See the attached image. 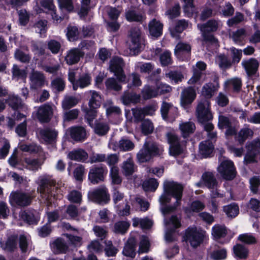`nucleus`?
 Instances as JSON below:
<instances>
[{"label":"nucleus","instance_id":"f257e3e1","mask_svg":"<svg viewBox=\"0 0 260 260\" xmlns=\"http://www.w3.org/2000/svg\"><path fill=\"white\" fill-rule=\"evenodd\" d=\"M131 53L138 54L141 47V31L138 27L130 28L127 33V41Z\"/></svg>","mask_w":260,"mask_h":260},{"label":"nucleus","instance_id":"f03ea898","mask_svg":"<svg viewBox=\"0 0 260 260\" xmlns=\"http://www.w3.org/2000/svg\"><path fill=\"white\" fill-rule=\"evenodd\" d=\"M196 115L201 123H205L212 119L210 102L208 100L203 99L199 102L196 108Z\"/></svg>","mask_w":260,"mask_h":260},{"label":"nucleus","instance_id":"7ed1b4c3","mask_svg":"<svg viewBox=\"0 0 260 260\" xmlns=\"http://www.w3.org/2000/svg\"><path fill=\"white\" fill-rule=\"evenodd\" d=\"M88 197L90 201L100 205L107 204L110 201L108 190L105 186L99 187L89 191Z\"/></svg>","mask_w":260,"mask_h":260},{"label":"nucleus","instance_id":"20e7f679","mask_svg":"<svg viewBox=\"0 0 260 260\" xmlns=\"http://www.w3.org/2000/svg\"><path fill=\"white\" fill-rule=\"evenodd\" d=\"M246 148L247 151L244 158V164L247 165L256 162V156L260 153V139L248 142Z\"/></svg>","mask_w":260,"mask_h":260},{"label":"nucleus","instance_id":"39448f33","mask_svg":"<svg viewBox=\"0 0 260 260\" xmlns=\"http://www.w3.org/2000/svg\"><path fill=\"white\" fill-rule=\"evenodd\" d=\"M32 197L29 193L18 191H12L9 197L11 205L19 207L29 206L32 202Z\"/></svg>","mask_w":260,"mask_h":260},{"label":"nucleus","instance_id":"423d86ee","mask_svg":"<svg viewBox=\"0 0 260 260\" xmlns=\"http://www.w3.org/2000/svg\"><path fill=\"white\" fill-rule=\"evenodd\" d=\"M124 66V63L121 58L115 57L110 61L109 70L120 82H126V77L123 69Z\"/></svg>","mask_w":260,"mask_h":260},{"label":"nucleus","instance_id":"0eeeda50","mask_svg":"<svg viewBox=\"0 0 260 260\" xmlns=\"http://www.w3.org/2000/svg\"><path fill=\"white\" fill-rule=\"evenodd\" d=\"M217 171L223 179H234L237 175L234 163L230 160L222 161L218 167Z\"/></svg>","mask_w":260,"mask_h":260},{"label":"nucleus","instance_id":"6e6552de","mask_svg":"<svg viewBox=\"0 0 260 260\" xmlns=\"http://www.w3.org/2000/svg\"><path fill=\"white\" fill-rule=\"evenodd\" d=\"M183 238L185 241L189 242L191 246L196 248L203 242L204 235L196 229L188 228L186 230Z\"/></svg>","mask_w":260,"mask_h":260},{"label":"nucleus","instance_id":"1a4fd4ad","mask_svg":"<svg viewBox=\"0 0 260 260\" xmlns=\"http://www.w3.org/2000/svg\"><path fill=\"white\" fill-rule=\"evenodd\" d=\"M166 138L170 144L169 151L171 155L176 156L180 155L183 151V147L180 144L178 136L174 133L169 132L166 134Z\"/></svg>","mask_w":260,"mask_h":260},{"label":"nucleus","instance_id":"9d476101","mask_svg":"<svg viewBox=\"0 0 260 260\" xmlns=\"http://www.w3.org/2000/svg\"><path fill=\"white\" fill-rule=\"evenodd\" d=\"M53 115V107L49 104H43L38 108L37 117L41 122H48L51 120Z\"/></svg>","mask_w":260,"mask_h":260},{"label":"nucleus","instance_id":"9b49d317","mask_svg":"<svg viewBox=\"0 0 260 260\" xmlns=\"http://www.w3.org/2000/svg\"><path fill=\"white\" fill-rule=\"evenodd\" d=\"M85 55L84 51L78 48H73L67 52L64 60L67 64L71 66L78 63Z\"/></svg>","mask_w":260,"mask_h":260},{"label":"nucleus","instance_id":"f8f14e48","mask_svg":"<svg viewBox=\"0 0 260 260\" xmlns=\"http://www.w3.org/2000/svg\"><path fill=\"white\" fill-rule=\"evenodd\" d=\"M196 97L195 89L192 87H187L183 89L180 95V103L184 108H187Z\"/></svg>","mask_w":260,"mask_h":260},{"label":"nucleus","instance_id":"ddd939ff","mask_svg":"<svg viewBox=\"0 0 260 260\" xmlns=\"http://www.w3.org/2000/svg\"><path fill=\"white\" fill-rule=\"evenodd\" d=\"M57 135L58 132L55 129L50 127L39 128L37 131L38 137L48 143L54 141Z\"/></svg>","mask_w":260,"mask_h":260},{"label":"nucleus","instance_id":"4468645a","mask_svg":"<svg viewBox=\"0 0 260 260\" xmlns=\"http://www.w3.org/2000/svg\"><path fill=\"white\" fill-rule=\"evenodd\" d=\"M30 87L31 89H37L42 87L45 83V78L44 75L38 71H33L30 77Z\"/></svg>","mask_w":260,"mask_h":260},{"label":"nucleus","instance_id":"2eb2a0df","mask_svg":"<svg viewBox=\"0 0 260 260\" xmlns=\"http://www.w3.org/2000/svg\"><path fill=\"white\" fill-rule=\"evenodd\" d=\"M136 239L134 237L129 238L123 247L122 250L123 254L126 257L134 258L136 255Z\"/></svg>","mask_w":260,"mask_h":260},{"label":"nucleus","instance_id":"dca6fc26","mask_svg":"<svg viewBox=\"0 0 260 260\" xmlns=\"http://www.w3.org/2000/svg\"><path fill=\"white\" fill-rule=\"evenodd\" d=\"M242 66L244 68L248 76H251L256 74L258 67V61L253 58L247 60H243L242 62Z\"/></svg>","mask_w":260,"mask_h":260},{"label":"nucleus","instance_id":"f3484780","mask_svg":"<svg viewBox=\"0 0 260 260\" xmlns=\"http://www.w3.org/2000/svg\"><path fill=\"white\" fill-rule=\"evenodd\" d=\"M36 211L35 210H26L20 213V217L29 225H37L40 219L36 216Z\"/></svg>","mask_w":260,"mask_h":260},{"label":"nucleus","instance_id":"a211bd4d","mask_svg":"<svg viewBox=\"0 0 260 260\" xmlns=\"http://www.w3.org/2000/svg\"><path fill=\"white\" fill-rule=\"evenodd\" d=\"M71 137L76 141L82 142L87 138L86 129L83 126H73L70 128Z\"/></svg>","mask_w":260,"mask_h":260},{"label":"nucleus","instance_id":"6ab92c4d","mask_svg":"<svg viewBox=\"0 0 260 260\" xmlns=\"http://www.w3.org/2000/svg\"><path fill=\"white\" fill-rule=\"evenodd\" d=\"M67 156L72 160L85 162L88 159V154L84 149L78 148L69 152Z\"/></svg>","mask_w":260,"mask_h":260},{"label":"nucleus","instance_id":"aec40b11","mask_svg":"<svg viewBox=\"0 0 260 260\" xmlns=\"http://www.w3.org/2000/svg\"><path fill=\"white\" fill-rule=\"evenodd\" d=\"M179 183L174 181H165L164 183V193L162 194L160 198V203L162 206L166 205L168 203H169L171 201L172 195L171 194H168L166 192V188L169 186H172L173 188H175L176 187H178V185ZM172 192L173 193H175L176 191L175 189H172Z\"/></svg>","mask_w":260,"mask_h":260},{"label":"nucleus","instance_id":"412c9836","mask_svg":"<svg viewBox=\"0 0 260 260\" xmlns=\"http://www.w3.org/2000/svg\"><path fill=\"white\" fill-rule=\"evenodd\" d=\"M173 189V188L172 186H169L166 188V192L168 194H171L172 197L176 199V201L173 204V206H175V209L176 210L177 207L180 205L181 204V200L182 199L183 194V186H182V184H179L178 185V187H176V188H174L176 191L175 193H173V192H172Z\"/></svg>","mask_w":260,"mask_h":260},{"label":"nucleus","instance_id":"4be33fe9","mask_svg":"<svg viewBox=\"0 0 260 260\" xmlns=\"http://www.w3.org/2000/svg\"><path fill=\"white\" fill-rule=\"evenodd\" d=\"M219 24V21L214 19H211L205 23L198 24V28L201 32L212 33L216 31L218 29Z\"/></svg>","mask_w":260,"mask_h":260},{"label":"nucleus","instance_id":"5701e85b","mask_svg":"<svg viewBox=\"0 0 260 260\" xmlns=\"http://www.w3.org/2000/svg\"><path fill=\"white\" fill-rule=\"evenodd\" d=\"M126 19L129 22L142 23L146 19L145 15L135 10H128L125 13Z\"/></svg>","mask_w":260,"mask_h":260},{"label":"nucleus","instance_id":"b1692460","mask_svg":"<svg viewBox=\"0 0 260 260\" xmlns=\"http://www.w3.org/2000/svg\"><path fill=\"white\" fill-rule=\"evenodd\" d=\"M149 30L150 35L154 37H159L162 31L163 25L156 19H152L149 23Z\"/></svg>","mask_w":260,"mask_h":260},{"label":"nucleus","instance_id":"393cba45","mask_svg":"<svg viewBox=\"0 0 260 260\" xmlns=\"http://www.w3.org/2000/svg\"><path fill=\"white\" fill-rule=\"evenodd\" d=\"M89 94L88 106L89 108L98 109L102 103V96L99 92L95 90H90Z\"/></svg>","mask_w":260,"mask_h":260},{"label":"nucleus","instance_id":"a878e982","mask_svg":"<svg viewBox=\"0 0 260 260\" xmlns=\"http://www.w3.org/2000/svg\"><path fill=\"white\" fill-rule=\"evenodd\" d=\"M107 174L105 167L102 166H94L89 172V179H103Z\"/></svg>","mask_w":260,"mask_h":260},{"label":"nucleus","instance_id":"bb28decb","mask_svg":"<svg viewBox=\"0 0 260 260\" xmlns=\"http://www.w3.org/2000/svg\"><path fill=\"white\" fill-rule=\"evenodd\" d=\"M253 135V132L250 128L245 127L241 129L236 135V141L241 145L243 144L245 141L251 138Z\"/></svg>","mask_w":260,"mask_h":260},{"label":"nucleus","instance_id":"cd10ccee","mask_svg":"<svg viewBox=\"0 0 260 260\" xmlns=\"http://www.w3.org/2000/svg\"><path fill=\"white\" fill-rule=\"evenodd\" d=\"M177 109L173 107L171 103L166 101L162 102L160 107V113L163 119L168 120L169 114H171V112H177Z\"/></svg>","mask_w":260,"mask_h":260},{"label":"nucleus","instance_id":"c85d7f7f","mask_svg":"<svg viewBox=\"0 0 260 260\" xmlns=\"http://www.w3.org/2000/svg\"><path fill=\"white\" fill-rule=\"evenodd\" d=\"M40 4L42 7L50 13L53 19L56 21L62 19L61 17L58 16L55 12V7L53 4V0H42Z\"/></svg>","mask_w":260,"mask_h":260},{"label":"nucleus","instance_id":"c756f323","mask_svg":"<svg viewBox=\"0 0 260 260\" xmlns=\"http://www.w3.org/2000/svg\"><path fill=\"white\" fill-rule=\"evenodd\" d=\"M25 168L29 170L36 171L41 169L43 161L38 158H25L24 159Z\"/></svg>","mask_w":260,"mask_h":260},{"label":"nucleus","instance_id":"7c9ffc66","mask_svg":"<svg viewBox=\"0 0 260 260\" xmlns=\"http://www.w3.org/2000/svg\"><path fill=\"white\" fill-rule=\"evenodd\" d=\"M213 145L210 141H205L201 143L199 146L200 154L204 157L210 156L213 150Z\"/></svg>","mask_w":260,"mask_h":260},{"label":"nucleus","instance_id":"2f4dec72","mask_svg":"<svg viewBox=\"0 0 260 260\" xmlns=\"http://www.w3.org/2000/svg\"><path fill=\"white\" fill-rule=\"evenodd\" d=\"M195 128L196 126L194 124L190 121L182 122L179 125V129L184 138H186L189 135L192 134L194 132Z\"/></svg>","mask_w":260,"mask_h":260},{"label":"nucleus","instance_id":"473e14b6","mask_svg":"<svg viewBox=\"0 0 260 260\" xmlns=\"http://www.w3.org/2000/svg\"><path fill=\"white\" fill-rule=\"evenodd\" d=\"M123 104L127 105L131 103L136 104L140 101V95L135 93L125 92L121 98Z\"/></svg>","mask_w":260,"mask_h":260},{"label":"nucleus","instance_id":"72a5a7b5","mask_svg":"<svg viewBox=\"0 0 260 260\" xmlns=\"http://www.w3.org/2000/svg\"><path fill=\"white\" fill-rule=\"evenodd\" d=\"M130 223L126 221H119L115 222L113 226V231L115 233L124 235L127 233Z\"/></svg>","mask_w":260,"mask_h":260},{"label":"nucleus","instance_id":"f704fd0d","mask_svg":"<svg viewBox=\"0 0 260 260\" xmlns=\"http://www.w3.org/2000/svg\"><path fill=\"white\" fill-rule=\"evenodd\" d=\"M136 168L133 160L131 157L127 159L122 164V171L126 176L132 175L136 171Z\"/></svg>","mask_w":260,"mask_h":260},{"label":"nucleus","instance_id":"c9c22d12","mask_svg":"<svg viewBox=\"0 0 260 260\" xmlns=\"http://www.w3.org/2000/svg\"><path fill=\"white\" fill-rule=\"evenodd\" d=\"M91 77L88 74H84L80 76L74 84V90H76L79 87L84 88L90 85Z\"/></svg>","mask_w":260,"mask_h":260},{"label":"nucleus","instance_id":"e433bc0d","mask_svg":"<svg viewBox=\"0 0 260 260\" xmlns=\"http://www.w3.org/2000/svg\"><path fill=\"white\" fill-rule=\"evenodd\" d=\"M223 211L229 217L234 218L239 213V208L236 203H232L223 207Z\"/></svg>","mask_w":260,"mask_h":260},{"label":"nucleus","instance_id":"4c0bfd02","mask_svg":"<svg viewBox=\"0 0 260 260\" xmlns=\"http://www.w3.org/2000/svg\"><path fill=\"white\" fill-rule=\"evenodd\" d=\"M32 51L39 56L45 54V45L42 41H32L31 42Z\"/></svg>","mask_w":260,"mask_h":260},{"label":"nucleus","instance_id":"58836bf2","mask_svg":"<svg viewBox=\"0 0 260 260\" xmlns=\"http://www.w3.org/2000/svg\"><path fill=\"white\" fill-rule=\"evenodd\" d=\"M212 235L216 240H219L222 238H224L228 232L226 228L220 225H215L212 227Z\"/></svg>","mask_w":260,"mask_h":260},{"label":"nucleus","instance_id":"ea45409f","mask_svg":"<svg viewBox=\"0 0 260 260\" xmlns=\"http://www.w3.org/2000/svg\"><path fill=\"white\" fill-rule=\"evenodd\" d=\"M233 251L235 256L241 259H245L248 256L247 249L240 244H237L234 246Z\"/></svg>","mask_w":260,"mask_h":260},{"label":"nucleus","instance_id":"a19ab883","mask_svg":"<svg viewBox=\"0 0 260 260\" xmlns=\"http://www.w3.org/2000/svg\"><path fill=\"white\" fill-rule=\"evenodd\" d=\"M205 208V205L202 202L199 200L193 201L189 208H186L184 211L186 213H190L191 212L199 213Z\"/></svg>","mask_w":260,"mask_h":260},{"label":"nucleus","instance_id":"79ce46f5","mask_svg":"<svg viewBox=\"0 0 260 260\" xmlns=\"http://www.w3.org/2000/svg\"><path fill=\"white\" fill-rule=\"evenodd\" d=\"M53 247L56 253H66L68 247L61 238L56 239L53 242Z\"/></svg>","mask_w":260,"mask_h":260},{"label":"nucleus","instance_id":"37998d69","mask_svg":"<svg viewBox=\"0 0 260 260\" xmlns=\"http://www.w3.org/2000/svg\"><path fill=\"white\" fill-rule=\"evenodd\" d=\"M225 85L229 88H231L234 92H238L241 89L242 81L239 78H233L227 80Z\"/></svg>","mask_w":260,"mask_h":260},{"label":"nucleus","instance_id":"c03bdc74","mask_svg":"<svg viewBox=\"0 0 260 260\" xmlns=\"http://www.w3.org/2000/svg\"><path fill=\"white\" fill-rule=\"evenodd\" d=\"M142 95L144 100H148L155 98L157 95L155 87L153 88L149 85H145L142 90Z\"/></svg>","mask_w":260,"mask_h":260},{"label":"nucleus","instance_id":"a18cd8bd","mask_svg":"<svg viewBox=\"0 0 260 260\" xmlns=\"http://www.w3.org/2000/svg\"><path fill=\"white\" fill-rule=\"evenodd\" d=\"M19 148L22 151L30 153H37L42 151L41 148L34 143L30 144H21L19 146Z\"/></svg>","mask_w":260,"mask_h":260},{"label":"nucleus","instance_id":"49530a36","mask_svg":"<svg viewBox=\"0 0 260 260\" xmlns=\"http://www.w3.org/2000/svg\"><path fill=\"white\" fill-rule=\"evenodd\" d=\"M211 257L213 260H224L227 257V250L225 248L214 249L211 253Z\"/></svg>","mask_w":260,"mask_h":260},{"label":"nucleus","instance_id":"de8ad7c7","mask_svg":"<svg viewBox=\"0 0 260 260\" xmlns=\"http://www.w3.org/2000/svg\"><path fill=\"white\" fill-rule=\"evenodd\" d=\"M158 185L157 180H144L142 183V188L146 192L155 191Z\"/></svg>","mask_w":260,"mask_h":260},{"label":"nucleus","instance_id":"09e8293b","mask_svg":"<svg viewBox=\"0 0 260 260\" xmlns=\"http://www.w3.org/2000/svg\"><path fill=\"white\" fill-rule=\"evenodd\" d=\"M114 78H109L105 81V85L108 90L118 91L121 90L122 86Z\"/></svg>","mask_w":260,"mask_h":260},{"label":"nucleus","instance_id":"8fccbe9b","mask_svg":"<svg viewBox=\"0 0 260 260\" xmlns=\"http://www.w3.org/2000/svg\"><path fill=\"white\" fill-rule=\"evenodd\" d=\"M150 247V243L148 237L146 235H142L139 243L138 253L141 254L148 252Z\"/></svg>","mask_w":260,"mask_h":260},{"label":"nucleus","instance_id":"3c124183","mask_svg":"<svg viewBox=\"0 0 260 260\" xmlns=\"http://www.w3.org/2000/svg\"><path fill=\"white\" fill-rule=\"evenodd\" d=\"M79 34L80 32L76 26L71 25L68 26L67 36L70 41H77L79 38Z\"/></svg>","mask_w":260,"mask_h":260},{"label":"nucleus","instance_id":"603ef678","mask_svg":"<svg viewBox=\"0 0 260 260\" xmlns=\"http://www.w3.org/2000/svg\"><path fill=\"white\" fill-rule=\"evenodd\" d=\"M143 146L149 151L152 156H156L159 153L160 149L158 145L153 141H146Z\"/></svg>","mask_w":260,"mask_h":260},{"label":"nucleus","instance_id":"864d4df0","mask_svg":"<svg viewBox=\"0 0 260 260\" xmlns=\"http://www.w3.org/2000/svg\"><path fill=\"white\" fill-rule=\"evenodd\" d=\"M118 147L122 151H130L134 149L135 144L130 140L127 138H122L119 141Z\"/></svg>","mask_w":260,"mask_h":260},{"label":"nucleus","instance_id":"5fc2aeb1","mask_svg":"<svg viewBox=\"0 0 260 260\" xmlns=\"http://www.w3.org/2000/svg\"><path fill=\"white\" fill-rule=\"evenodd\" d=\"M109 130L108 124L105 122H96L95 124L94 132L99 136L105 135Z\"/></svg>","mask_w":260,"mask_h":260},{"label":"nucleus","instance_id":"6e6d98bb","mask_svg":"<svg viewBox=\"0 0 260 260\" xmlns=\"http://www.w3.org/2000/svg\"><path fill=\"white\" fill-rule=\"evenodd\" d=\"M17 236L16 235H11L8 237L6 242L5 249L11 252L14 251L17 247Z\"/></svg>","mask_w":260,"mask_h":260},{"label":"nucleus","instance_id":"4d7b16f0","mask_svg":"<svg viewBox=\"0 0 260 260\" xmlns=\"http://www.w3.org/2000/svg\"><path fill=\"white\" fill-rule=\"evenodd\" d=\"M216 62L219 67L226 69L230 68L232 66V62L228 57L224 54H220L216 57Z\"/></svg>","mask_w":260,"mask_h":260},{"label":"nucleus","instance_id":"13d9d810","mask_svg":"<svg viewBox=\"0 0 260 260\" xmlns=\"http://www.w3.org/2000/svg\"><path fill=\"white\" fill-rule=\"evenodd\" d=\"M152 157H153L152 155L144 146L137 155V158L139 162L141 163L149 161Z\"/></svg>","mask_w":260,"mask_h":260},{"label":"nucleus","instance_id":"bf43d9fd","mask_svg":"<svg viewBox=\"0 0 260 260\" xmlns=\"http://www.w3.org/2000/svg\"><path fill=\"white\" fill-rule=\"evenodd\" d=\"M191 46L189 44L183 42L178 43L175 47L174 52L176 56H179L182 53L189 52Z\"/></svg>","mask_w":260,"mask_h":260},{"label":"nucleus","instance_id":"052dcab7","mask_svg":"<svg viewBox=\"0 0 260 260\" xmlns=\"http://www.w3.org/2000/svg\"><path fill=\"white\" fill-rule=\"evenodd\" d=\"M216 91L215 86L211 83L205 84L202 88V94L207 99L211 98Z\"/></svg>","mask_w":260,"mask_h":260},{"label":"nucleus","instance_id":"680f3d73","mask_svg":"<svg viewBox=\"0 0 260 260\" xmlns=\"http://www.w3.org/2000/svg\"><path fill=\"white\" fill-rule=\"evenodd\" d=\"M78 103V99L72 96H66L62 102V107L64 109H69L76 105Z\"/></svg>","mask_w":260,"mask_h":260},{"label":"nucleus","instance_id":"e2e57ef3","mask_svg":"<svg viewBox=\"0 0 260 260\" xmlns=\"http://www.w3.org/2000/svg\"><path fill=\"white\" fill-rule=\"evenodd\" d=\"M165 76L173 81L175 83L181 82L184 79L183 74L181 72L176 71H170L165 74Z\"/></svg>","mask_w":260,"mask_h":260},{"label":"nucleus","instance_id":"0e129e2a","mask_svg":"<svg viewBox=\"0 0 260 260\" xmlns=\"http://www.w3.org/2000/svg\"><path fill=\"white\" fill-rule=\"evenodd\" d=\"M155 85L157 95L164 94L172 91V87L165 83L159 81L156 82Z\"/></svg>","mask_w":260,"mask_h":260},{"label":"nucleus","instance_id":"69168bd1","mask_svg":"<svg viewBox=\"0 0 260 260\" xmlns=\"http://www.w3.org/2000/svg\"><path fill=\"white\" fill-rule=\"evenodd\" d=\"M77 48L82 51L86 50L93 52L95 50L94 42L91 40H83L81 41Z\"/></svg>","mask_w":260,"mask_h":260},{"label":"nucleus","instance_id":"338daca9","mask_svg":"<svg viewBox=\"0 0 260 260\" xmlns=\"http://www.w3.org/2000/svg\"><path fill=\"white\" fill-rule=\"evenodd\" d=\"M104 251L107 256L111 257L115 256L118 250L113 245L111 241H108L105 242Z\"/></svg>","mask_w":260,"mask_h":260},{"label":"nucleus","instance_id":"774afa93","mask_svg":"<svg viewBox=\"0 0 260 260\" xmlns=\"http://www.w3.org/2000/svg\"><path fill=\"white\" fill-rule=\"evenodd\" d=\"M246 36V31L244 28H240L233 32L232 35L233 40L239 43L241 42Z\"/></svg>","mask_w":260,"mask_h":260}]
</instances>
